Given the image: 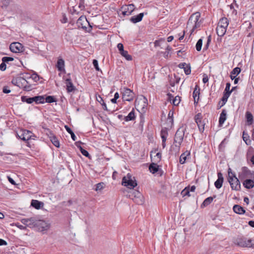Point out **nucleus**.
Returning a JSON list of instances; mask_svg holds the SVG:
<instances>
[{
  "instance_id": "nucleus-31",
  "label": "nucleus",
  "mask_w": 254,
  "mask_h": 254,
  "mask_svg": "<svg viewBox=\"0 0 254 254\" xmlns=\"http://www.w3.org/2000/svg\"><path fill=\"white\" fill-rule=\"evenodd\" d=\"M197 87L198 86H196L193 92V98L194 99V104L197 103L199 100V89L198 88V89H197Z\"/></svg>"
},
{
  "instance_id": "nucleus-56",
  "label": "nucleus",
  "mask_w": 254,
  "mask_h": 254,
  "mask_svg": "<svg viewBox=\"0 0 254 254\" xmlns=\"http://www.w3.org/2000/svg\"><path fill=\"white\" fill-rule=\"evenodd\" d=\"M2 91L4 93L8 94L11 91L8 86H5L3 87Z\"/></svg>"
},
{
  "instance_id": "nucleus-6",
  "label": "nucleus",
  "mask_w": 254,
  "mask_h": 254,
  "mask_svg": "<svg viewBox=\"0 0 254 254\" xmlns=\"http://www.w3.org/2000/svg\"><path fill=\"white\" fill-rule=\"evenodd\" d=\"M122 184L130 189H133L137 186L136 181L132 180V176L129 174L123 178Z\"/></svg>"
},
{
  "instance_id": "nucleus-20",
  "label": "nucleus",
  "mask_w": 254,
  "mask_h": 254,
  "mask_svg": "<svg viewBox=\"0 0 254 254\" xmlns=\"http://www.w3.org/2000/svg\"><path fill=\"white\" fill-rule=\"evenodd\" d=\"M56 67L60 71H64L65 70L64 61L62 58L60 57L58 58Z\"/></svg>"
},
{
  "instance_id": "nucleus-49",
  "label": "nucleus",
  "mask_w": 254,
  "mask_h": 254,
  "mask_svg": "<svg viewBox=\"0 0 254 254\" xmlns=\"http://www.w3.org/2000/svg\"><path fill=\"white\" fill-rule=\"evenodd\" d=\"M168 133L167 128L165 127L161 129V136H168Z\"/></svg>"
},
{
  "instance_id": "nucleus-19",
  "label": "nucleus",
  "mask_w": 254,
  "mask_h": 254,
  "mask_svg": "<svg viewBox=\"0 0 254 254\" xmlns=\"http://www.w3.org/2000/svg\"><path fill=\"white\" fill-rule=\"evenodd\" d=\"M156 151V150H155L154 151H151L150 152V157L151 158V160L152 162L158 163L161 161V154L160 152H157L156 154V155H154V156L153 157H152L153 153H155Z\"/></svg>"
},
{
  "instance_id": "nucleus-48",
  "label": "nucleus",
  "mask_w": 254,
  "mask_h": 254,
  "mask_svg": "<svg viewBox=\"0 0 254 254\" xmlns=\"http://www.w3.org/2000/svg\"><path fill=\"white\" fill-rule=\"evenodd\" d=\"M29 78H31L36 82L38 81L40 79L39 76L35 72L32 74Z\"/></svg>"
},
{
  "instance_id": "nucleus-11",
  "label": "nucleus",
  "mask_w": 254,
  "mask_h": 254,
  "mask_svg": "<svg viewBox=\"0 0 254 254\" xmlns=\"http://www.w3.org/2000/svg\"><path fill=\"white\" fill-rule=\"evenodd\" d=\"M134 95V93L132 90L128 88H124L122 98L125 101H130L133 100Z\"/></svg>"
},
{
  "instance_id": "nucleus-28",
  "label": "nucleus",
  "mask_w": 254,
  "mask_h": 254,
  "mask_svg": "<svg viewBox=\"0 0 254 254\" xmlns=\"http://www.w3.org/2000/svg\"><path fill=\"white\" fill-rule=\"evenodd\" d=\"M241 68L238 67L234 68L231 72L230 78L232 80L235 78L236 76L238 75L241 72Z\"/></svg>"
},
{
  "instance_id": "nucleus-25",
  "label": "nucleus",
  "mask_w": 254,
  "mask_h": 254,
  "mask_svg": "<svg viewBox=\"0 0 254 254\" xmlns=\"http://www.w3.org/2000/svg\"><path fill=\"white\" fill-rule=\"evenodd\" d=\"M228 24L229 21L228 19L226 17H223L219 20L218 26L227 29Z\"/></svg>"
},
{
  "instance_id": "nucleus-1",
  "label": "nucleus",
  "mask_w": 254,
  "mask_h": 254,
  "mask_svg": "<svg viewBox=\"0 0 254 254\" xmlns=\"http://www.w3.org/2000/svg\"><path fill=\"white\" fill-rule=\"evenodd\" d=\"M199 18L200 14L199 13H194L190 16L187 23V26H190L193 23H194V25L193 26L192 28L190 31V34H192L195 29L200 27V21H199Z\"/></svg>"
},
{
  "instance_id": "nucleus-58",
  "label": "nucleus",
  "mask_w": 254,
  "mask_h": 254,
  "mask_svg": "<svg viewBox=\"0 0 254 254\" xmlns=\"http://www.w3.org/2000/svg\"><path fill=\"white\" fill-rule=\"evenodd\" d=\"M117 47H118V49L120 53H121V52H122L124 50V45L122 43H119L117 45Z\"/></svg>"
},
{
  "instance_id": "nucleus-41",
  "label": "nucleus",
  "mask_w": 254,
  "mask_h": 254,
  "mask_svg": "<svg viewBox=\"0 0 254 254\" xmlns=\"http://www.w3.org/2000/svg\"><path fill=\"white\" fill-rule=\"evenodd\" d=\"M230 96V95L229 92L228 93H224L223 96L221 99V100L223 102L222 106H223L224 104H225Z\"/></svg>"
},
{
  "instance_id": "nucleus-12",
  "label": "nucleus",
  "mask_w": 254,
  "mask_h": 254,
  "mask_svg": "<svg viewBox=\"0 0 254 254\" xmlns=\"http://www.w3.org/2000/svg\"><path fill=\"white\" fill-rule=\"evenodd\" d=\"M202 115L201 113H198L195 116L194 120L197 124L200 132H203L204 130L205 123L202 120Z\"/></svg>"
},
{
  "instance_id": "nucleus-24",
  "label": "nucleus",
  "mask_w": 254,
  "mask_h": 254,
  "mask_svg": "<svg viewBox=\"0 0 254 254\" xmlns=\"http://www.w3.org/2000/svg\"><path fill=\"white\" fill-rule=\"evenodd\" d=\"M234 211L239 214H243L245 213V210L239 205L236 204L233 206Z\"/></svg>"
},
{
  "instance_id": "nucleus-3",
  "label": "nucleus",
  "mask_w": 254,
  "mask_h": 254,
  "mask_svg": "<svg viewBox=\"0 0 254 254\" xmlns=\"http://www.w3.org/2000/svg\"><path fill=\"white\" fill-rule=\"evenodd\" d=\"M21 101L26 102L27 104H31L35 102L36 104H43L45 103V97L44 96H36L33 97H28L23 96L21 98Z\"/></svg>"
},
{
  "instance_id": "nucleus-17",
  "label": "nucleus",
  "mask_w": 254,
  "mask_h": 254,
  "mask_svg": "<svg viewBox=\"0 0 254 254\" xmlns=\"http://www.w3.org/2000/svg\"><path fill=\"white\" fill-rule=\"evenodd\" d=\"M218 179L215 182L214 185L215 187L217 189H220L223 185L224 178L222 175V174L220 172L218 173Z\"/></svg>"
},
{
  "instance_id": "nucleus-30",
  "label": "nucleus",
  "mask_w": 254,
  "mask_h": 254,
  "mask_svg": "<svg viewBox=\"0 0 254 254\" xmlns=\"http://www.w3.org/2000/svg\"><path fill=\"white\" fill-rule=\"evenodd\" d=\"M190 155V152L189 151H186L184 153L181 154L180 157L179 162L180 164H183L185 163L188 156Z\"/></svg>"
},
{
  "instance_id": "nucleus-62",
  "label": "nucleus",
  "mask_w": 254,
  "mask_h": 254,
  "mask_svg": "<svg viewBox=\"0 0 254 254\" xmlns=\"http://www.w3.org/2000/svg\"><path fill=\"white\" fill-rule=\"evenodd\" d=\"M146 101H147V99L145 97H144L143 99V100H142V102L143 103V105L141 107V108L142 109H143L145 107H146V106L147 105V103Z\"/></svg>"
},
{
  "instance_id": "nucleus-2",
  "label": "nucleus",
  "mask_w": 254,
  "mask_h": 254,
  "mask_svg": "<svg viewBox=\"0 0 254 254\" xmlns=\"http://www.w3.org/2000/svg\"><path fill=\"white\" fill-rule=\"evenodd\" d=\"M186 130V127L183 126L180 127L177 130L174 137V143H177L176 146L180 147L181 143H182L185 135V131Z\"/></svg>"
},
{
  "instance_id": "nucleus-54",
  "label": "nucleus",
  "mask_w": 254,
  "mask_h": 254,
  "mask_svg": "<svg viewBox=\"0 0 254 254\" xmlns=\"http://www.w3.org/2000/svg\"><path fill=\"white\" fill-rule=\"evenodd\" d=\"M96 100L100 103L101 104V103L104 102L102 97L100 95H96Z\"/></svg>"
},
{
  "instance_id": "nucleus-32",
  "label": "nucleus",
  "mask_w": 254,
  "mask_h": 254,
  "mask_svg": "<svg viewBox=\"0 0 254 254\" xmlns=\"http://www.w3.org/2000/svg\"><path fill=\"white\" fill-rule=\"evenodd\" d=\"M215 197H216V195H214L213 197L210 196V197L206 198V199H204V200L202 202L201 206V207H203V206L206 207V206H208L212 202L214 198H215Z\"/></svg>"
},
{
  "instance_id": "nucleus-43",
  "label": "nucleus",
  "mask_w": 254,
  "mask_h": 254,
  "mask_svg": "<svg viewBox=\"0 0 254 254\" xmlns=\"http://www.w3.org/2000/svg\"><path fill=\"white\" fill-rule=\"evenodd\" d=\"M190 188L189 187H186L181 192V194L183 195V196H190Z\"/></svg>"
},
{
  "instance_id": "nucleus-59",
  "label": "nucleus",
  "mask_w": 254,
  "mask_h": 254,
  "mask_svg": "<svg viewBox=\"0 0 254 254\" xmlns=\"http://www.w3.org/2000/svg\"><path fill=\"white\" fill-rule=\"evenodd\" d=\"M249 135L248 134H245V132H243V140L246 143V144H248V143L247 142V141L248 140V138H249Z\"/></svg>"
},
{
  "instance_id": "nucleus-16",
  "label": "nucleus",
  "mask_w": 254,
  "mask_h": 254,
  "mask_svg": "<svg viewBox=\"0 0 254 254\" xmlns=\"http://www.w3.org/2000/svg\"><path fill=\"white\" fill-rule=\"evenodd\" d=\"M252 172L247 167H243L242 168V172L239 174V177L240 179H243L248 176L250 177Z\"/></svg>"
},
{
  "instance_id": "nucleus-7",
  "label": "nucleus",
  "mask_w": 254,
  "mask_h": 254,
  "mask_svg": "<svg viewBox=\"0 0 254 254\" xmlns=\"http://www.w3.org/2000/svg\"><path fill=\"white\" fill-rule=\"evenodd\" d=\"M17 135L19 138L24 141H27L30 139H33L32 137L35 136L31 131L23 129H20L18 132H17Z\"/></svg>"
},
{
  "instance_id": "nucleus-26",
  "label": "nucleus",
  "mask_w": 254,
  "mask_h": 254,
  "mask_svg": "<svg viewBox=\"0 0 254 254\" xmlns=\"http://www.w3.org/2000/svg\"><path fill=\"white\" fill-rule=\"evenodd\" d=\"M31 205L36 209H40L43 206L44 203L37 200H32L31 202Z\"/></svg>"
},
{
  "instance_id": "nucleus-64",
  "label": "nucleus",
  "mask_w": 254,
  "mask_h": 254,
  "mask_svg": "<svg viewBox=\"0 0 254 254\" xmlns=\"http://www.w3.org/2000/svg\"><path fill=\"white\" fill-rule=\"evenodd\" d=\"M161 41H162V40H156V41H155V42H154V46L155 47H160V42Z\"/></svg>"
},
{
  "instance_id": "nucleus-53",
  "label": "nucleus",
  "mask_w": 254,
  "mask_h": 254,
  "mask_svg": "<svg viewBox=\"0 0 254 254\" xmlns=\"http://www.w3.org/2000/svg\"><path fill=\"white\" fill-rule=\"evenodd\" d=\"M80 152L85 157H89V154L87 150L83 149L82 147H80Z\"/></svg>"
},
{
  "instance_id": "nucleus-46",
  "label": "nucleus",
  "mask_w": 254,
  "mask_h": 254,
  "mask_svg": "<svg viewBox=\"0 0 254 254\" xmlns=\"http://www.w3.org/2000/svg\"><path fill=\"white\" fill-rule=\"evenodd\" d=\"M104 184L103 183H100L96 185V188L95 190L96 191L100 190L104 188Z\"/></svg>"
},
{
  "instance_id": "nucleus-57",
  "label": "nucleus",
  "mask_w": 254,
  "mask_h": 254,
  "mask_svg": "<svg viewBox=\"0 0 254 254\" xmlns=\"http://www.w3.org/2000/svg\"><path fill=\"white\" fill-rule=\"evenodd\" d=\"M6 65L4 62H2L0 64V70L1 71H4L6 69Z\"/></svg>"
},
{
  "instance_id": "nucleus-42",
  "label": "nucleus",
  "mask_w": 254,
  "mask_h": 254,
  "mask_svg": "<svg viewBox=\"0 0 254 254\" xmlns=\"http://www.w3.org/2000/svg\"><path fill=\"white\" fill-rule=\"evenodd\" d=\"M23 89L25 91H31L32 89V87L31 84L27 80V83H25L23 86Z\"/></svg>"
},
{
  "instance_id": "nucleus-35",
  "label": "nucleus",
  "mask_w": 254,
  "mask_h": 254,
  "mask_svg": "<svg viewBox=\"0 0 254 254\" xmlns=\"http://www.w3.org/2000/svg\"><path fill=\"white\" fill-rule=\"evenodd\" d=\"M135 114H134V111L133 109L129 114L128 115L125 117V120L126 122H128L129 121L133 120L135 119Z\"/></svg>"
},
{
  "instance_id": "nucleus-8",
  "label": "nucleus",
  "mask_w": 254,
  "mask_h": 254,
  "mask_svg": "<svg viewBox=\"0 0 254 254\" xmlns=\"http://www.w3.org/2000/svg\"><path fill=\"white\" fill-rule=\"evenodd\" d=\"M34 228H37L39 231H46L50 228V225L46 221L36 219Z\"/></svg>"
},
{
  "instance_id": "nucleus-63",
  "label": "nucleus",
  "mask_w": 254,
  "mask_h": 254,
  "mask_svg": "<svg viewBox=\"0 0 254 254\" xmlns=\"http://www.w3.org/2000/svg\"><path fill=\"white\" fill-rule=\"evenodd\" d=\"M208 81V78L207 75H204L202 79V81L204 83H206Z\"/></svg>"
},
{
  "instance_id": "nucleus-44",
  "label": "nucleus",
  "mask_w": 254,
  "mask_h": 254,
  "mask_svg": "<svg viewBox=\"0 0 254 254\" xmlns=\"http://www.w3.org/2000/svg\"><path fill=\"white\" fill-rule=\"evenodd\" d=\"M202 45V39H199L197 41V42L196 43V46H195L196 50L197 51H200L201 50V49Z\"/></svg>"
},
{
  "instance_id": "nucleus-10",
  "label": "nucleus",
  "mask_w": 254,
  "mask_h": 254,
  "mask_svg": "<svg viewBox=\"0 0 254 254\" xmlns=\"http://www.w3.org/2000/svg\"><path fill=\"white\" fill-rule=\"evenodd\" d=\"M26 77L18 76L13 78L11 81V83L20 88H23L25 83H27Z\"/></svg>"
},
{
  "instance_id": "nucleus-50",
  "label": "nucleus",
  "mask_w": 254,
  "mask_h": 254,
  "mask_svg": "<svg viewBox=\"0 0 254 254\" xmlns=\"http://www.w3.org/2000/svg\"><path fill=\"white\" fill-rule=\"evenodd\" d=\"M185 73L187 75H189L190 74L191 72V69H190V66L188 65H186V66L184 68Z\"/></svg>"
},
{
  "instance_id": "nucleus-39",
  "label": "nucleus",
  "mask_w": 254,
  "mask_h": 254,
  "mask_svg": "<svg viewBox=\"0 0 254 254\" xmlns=\"http://www.w3.org/2000/svg\"><path fill=\"white\" fill-rule=\"evenodd\" d=\"M120 54L127 61H131L132 60L131 56L128 54V52L127 51L124 50L120 53Z\"/></svg>"
},
{
  "instance_id": "nucleus-5",
  "label": "nucleus",
  "mask_w": 254,
  "mask_h": 254,
  "mask_svg": "<svg viewBox=\"0 0 254 254\" xmlns=\"http://www.w3.org/2000/svg\"><path fill=\"white\" fill-rule=\"evenodd\" d=\"M76 24L79 28H82L87 31L91 30L92 29V26L87 21L86 17L83 15L78 19Z\"/></svg>"
},
{
  "instance_id": "nucleus-29",
  "label": "nucleus",
  "mask_w": 254,
  "mask_h": 254,
  "mask_svg": "<svg viewBox=\"0 0 254 254\" xmlns=\"http://www.w3.org/2000/svg\"><path fill=\"white\" fill-rule=\"evenodd\" d=\"M226 120V111L223 110L219 118V124L220 126H222Z\"/></svg>"
},
{
  "instance_id": "nucleus-52",
  "label": "nucleus",
  "mask_w": 254,
  "mask_h": 254,
  "mask_svg": "<svg viewBox=\"0 0 254 254\" xmlns=\"http://www.w3.org/2000/svg\"><path fill=\"white\" fill-rule=\"evenodd\" d=\"M93 64L96 70H97V71L100 70V69L98 66V62L97 60H95V59L93 60Z\"/></svg>"
},
{
  "instance_id": "nucleus-33",
  "label": "nucleus",
  "mask_w": 254,
  "mask_h": 254,
  "mask_svg": "<svg viewBox=\"0 0 254 254\" xmlns=\"http://www.w3.org/2000/svg\"><path fill=\"white\" fill-rule=\"evenodd\" d=\"M226 28L217 26L216 28V33L218 36L222 37L226 32Z\"/></svg>"
},
{
  "instance_id": "nucleus-36",
  "label": "nucleus",
  "mask_w": 254,
  "mask_h": 254,
  "mask_svg": "<svg viewBox=\"0 0 254 254\" xmlns=\"http://www.w3.org/2000/svg\"><path fill=\"white\" fill-rule=\"evenodd\" d=\"M141 196H142L141 194L139 191L136 190H133L129 194V197L131 199H132V197L135 198L136 197L137 198H138V197H140Z\"/></svg>"
},
{
  "instance_id": "nucleus-18",
  "label": "nucleus",
  "mask_w": 254,
  "mask_h": 254,
  "mask_svg": "<svg viewBox=\"0 0 254 254\" xmlns=\"http://www.w3.org/2000/svg\"><path fill=\"white\" fill-rule=\"evenodd\" d=\"M49 133L48 134L50 140L52 143L57 147H60V142L57 137L50 130H49Z\"/></svg>"
},
{
  "instance_id": "nucleus-9",
  "label": "nucleus",
  "mask_w": 254,
  "mask_h": 254,
  "mask_svg": "<svg viewBox=\"0 0 254 254\" xmlns=\"http://www.w3.org/2000/svg\"><path fill=\"white\" fill-rule=\"evenodd\" d=\"M228 180L232 190H239L241 189V184L239 180L236 177L228 178Z\"/></svg>"
},
{
  "instance_id": "nucleus-61",
  "label": "nucleus",
  "mask_w": 254,
  "mask_h": 254,
  "mask_svg": "<svg viewBox=\"0 0 254 254\" xmlns=\"http://www.w3.org/2000/svg\"><path fill=\"white\" fill-rule=\"evenodd\" d=\"M122 10H123L122 14H123V15L125 16V15H130V13L128 12L126 10V9H122Z\"/></svg>"
},
{
  "instance_id": "nucleus-45",
  "label": "nucleus",
  "mask_w": 254,
  "mask_h": 254,
  "mask_svg": "<svg viewBox=\"0 0 254 254\" xmlns=\"http://www.w3.org/2000/svg\"><path fill=\"white\" fill-rule=\"evenodd\" d=\"M132 199L134 202H135L137 204H142L143 202L142 199V196L138 197V198H137L136 197L135 198L132 197Z\"/></svg>"
},
{
  "instance_id": "nucleus-38",
  "label": "nucleus",
  "mask_w": 254,
  "mask_h": 254,
  "mask_svg": "<svg viewBox=\"0 0 254 254\" xmlns=\"http://www.w3.org/2000/svg\"><path fill=\"white\" fill-rule=\"evenodd\" d=\"M134 8L135 6L133 4H128V5H126L125 6H123L122 7V9H126V10L128 12L130 13V14L132 13Z\"/></svg>"
},
{
  "instance_id": "nucleus-23",
  "label": "nucleus",
  "mask_w": 254,
  "mask_h": 254,
  "mask_svg": "<svg viewBox=\"0 0 254 254\" xmlns=\"http://www.w3.org/2000/svg\"><path fill=\"white\" fill-rule=\"evenodd\" d=\"M159 166L157 163L152 162L149 166V170L152 174H155L158 171Z\"/></svg>"
},
{
  "instance_id": "nucleus-21",
  "label": "nucleus",
  "mask_w": 254,
  "mask_h": 254,
  "mask_svg": "<svg viewBox=\"0 0 254 254\" xmlns=\"http://www.w3.org/2000/svg\"><path fill=\"white\" fill-rule=\"evenodd\" d=\"M143 16H144V13H140L137 15L132 16L130 18V21L131 22H132L133 23H136L140 22V21L142 20Z\"/></svg>"
},
{
  "instance_id": "nucleus-60",
  "label": "nucleus",
  "mask_w": 254,
  "mask_h": 254,
  "mask_svg": "<svg viewBox=\"0 0 254 254\" xmlns=\"http://www.w3.org/2000/svg\"><path fill=\"white\" fill-rule=\"evenodd\" d=\"M7 243L4 240L0 239V246H6Z\"/></svg>"
},
{
  "instance_id": "nucleus-55",
  "label": "nucleus",
  "mask_w": 254,
  "mask_h": 254,
  "mask_svg": "<svg viewBox=\"0 0 254 254\" xmlns=\"http://www.w3.org/2000/svg\"><path fill=\"white\" fill-rule=\"evenodd\" d=\"M228 173V178H233V177H236L235 174L232 172V170L231 168H229Z\"/></svg>"
},
{
  "instance_id": "nucleus-51",
  "label": "nucleus",
  "mask_w": 254,
  "mask_h": 254,
  "mask_svg": "<svg viewBox=\"0 0 254 254\" xmlns=\"http://www.w3.org/2000/svg\"><path fill=\"white\" fill-rule=\"evenodd\" d=\"M230 86L231 84L229 82L227 83L224 93H228L229 92L230 95L232 93V91L230 90Z\"/></svg>"
},
{
  "instance_id": "nucleus-37",
  "label": "nucleus",
  "mask_w": 254,
  "mask_h": 254,
  "mask_svg": "<svg viewBox=\"0 0 254 254\" xmlns=\"http://www.w3.org/2000/svg\"><path fill=\"white\" fill-rule=\"evenodd\" d=\"M64 128H65L67 132L71 135V137L72 140L74 141L76 140V137L71 129L67 125L64 126Z\"/></svg>"
},
{
  "instance_id": "nucleus-14",
  "label": "nucleus",
  "mask_w": 254,
  "mask_h": 254,
  "mask_svg": "<svg viewBox=\"0 0 254 254\" xmlns=\"http://www.w3.org/2000/svg\"><path fill=\"white\" fill-rule=\"evenodd\" d=\"M36 218L32 217L30 218L22 219L21 222L22 224L29 228H34Z\"/></svg>"
},
{
  "instance_id": "nucleus-47",
  "label": "nucleus",
  "mask_w": 254,
  "mask_h": 254,
  "mask_svg": "<svg viewBox=\"0 0 254 254\" xmlns=\"http://www.w3.org/2000/svg\"><path fill=\"white\" fill-rule=\"evenodd\" d=\"M1 60H2V62L6 63H8L9 62L13 61L14 60V59L12 57H4L2 58Z\"/></svg>"
},
{
  "instance_id": "nucleus-15",
  "label": "nucleus",
  "mask_w": 254,
  "mask_h": 254,
  "mask_svg": "<svg viewBox=\"0 0 254 254\" xmlns=\"http://www.w3.org/2000/svg\"><path fill=\"white\" fill-rule=\"evenodd\" d=\"M66 89L68 93L73 92L76 90V87L73 85L70 78L65 79Z\"/></svg>"
},
{
  "instance_id": "nucleus-13",
  "label": "nucleus",
  "mask_w": 254,
  "mask_h": 254,
  "mask_svg": "<svg viewBox=\"0 0 254 254\" xmlns=\"http://www.w3.org/2000/svg\"><path fill=\"white\" fill-rule=\"evenodd\" d=\"M9 49L12 53H18L23 51V46L19 42H14L10 45Z\"/></svg>"
},
{
  "instance_id": "nucleus-22",
  "label": "nucleus",
  "mask_w": 254,
  "mask_h": 254,
  "mask_svg": "<svg viewBox=\"0 0 254 254\" xmlns=\"http://www.w3.org/2000/svg\"><path fill=\"white\" fill-rule=\"evenodd\" d=\"M243 184L244 187L247 189H252L254 187V181L252 179H246Z\"/></svg>"
},
{
  "instance_id": "nucleus-34",
  "label": "nucleus",
  "mask_w": 254,
  "mask_h": 254,
  "mask_svg": "<svg viewBox=\"0 0 254 254\" xmlns=\"http://www.w3.org/2000/svg\"><path fill=\"white\" fill-rule=\"evenodd\" d=\"M247 121L249 125H251L253 123V116L250 112H247L246 113Z\"/></svg>"
},
{
  "instance_id": "nucleus-27",
  "label": "nucleus",
  "mask_w": 254,
  "mask_h": 254,
  "mask_svg": "<svg viewBox=\"0 0 254 254\" xmlns=\"http://www.w3.org/2000/svg\"><path fill=\"white\" fill-rule=\"evenodd\" d=\"M167 95L168 96V98L170 100H171L172 98H173L172 103L174 106H177L179 105L181 101L180 97L179 96H176L174 98V97L170 93L167 94Z\"/></svg>"
},
{
  "instance_id": "nucleus-40",
  "label": "nucleus",
  "mask_w": 254,
  "mask_h": 254,
  "mask_svg": "<svg viewBox=\"0 0 254 254\" xmlns=\"http://www.w3.org/2000/svg\"><path fill=\"white\" fill-rule=\"evenodd\" d=\"M57 100L54 96H48L45 98V102L52 103L56 102Z\"/></svg>"
},
{
  "instance_id": "nucleus-4",
  "label": "nucleus",
  "mask_w": 254,
  "mask_h": 254,
  "mask_svg": "<svg viewBox=\"0 0 254 254\" xmlns=\"http://www.w3.org/2000/svg\"><path fill=\"white\" fill-rule=\"evenodd\" d=\"M235 244L241 247L254 248V239H247L243 237L238 238Z\"/></svg>"
}]
</instances>
